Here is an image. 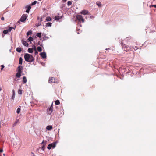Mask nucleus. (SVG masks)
<instances>
[{"label": "nucleus", "mask_w": 156, "mask_h": 156, "mask_svg": "<svg viewBox=\"0 0 156 156\" xmlns=\"http://www.w3.org/2000/svg\"><path fill=\"white\" fill-rule=\"evenodd\" d=\"M24 57L25 60L29 62L34 61L35 59L32 55L28 53H26L24 55Z\"/></svg>", "instance_id": "nucleus-1"}, {"label": "nucleus", "mask_w": 156, "mask_h": 156, "mask_svg": "<svg viewBox=\"0 0 156 156\" xmlns=\"http://www.w3.org/2000/svg\"><path fill=\"white\" fill-rule=\"evenodd\" d=\"M122 45L123 49L126 52H128L131 49V48H133V47H132L131 46H129L123 44V43L122 44Z\"/></svg>", "instance_id": "nucleus-2"}, {"label": "nucleus", "mask_w": 156, "mask_h": 156, "mask_svg": "<svg viewBox=\"0 0 156 156\" xmlns=\"http://www.w3.org/2000/svg\"><path fill=\"white\" fill-rule=\"evenodd\" d=\"M27 16H28L27 14H23L20 19V21L22 22H24L27 18Z\"/></svg>", "instance_id": "nucleus-3"}, {"label": "nucleus", "mask_w": 156, "mask_h": 156, "mask_svg": "<svg viewBox=\"0 0 156 156\" xmlns=\"http://www.w3.org/2000/svg\"><path fill=\"white\" fill-rule=\"evenodd\" d=\"M76 19L79 21H82V22H84V20L83 17L81 15H78L76 16Z\"/></svg>", "instance_id": "nucleus-4"}, {"label": "nucleus", "mask_w": 156, "mask_h": 156, "mask_svg": "<svg viewBox=\"0 0 156 156\" xmlns=\"http://www.w3.org/2000/svg\"><path fill=\"white\" fill-rule=\"evenodd\" d=\"M56 143H53L52 144H49L47 147V148L48 149H50L51 148V147H52L53 148H54L56 146Z\"/></svg>", "instance_id": "nucleus-5"}, {"label": "nucleus", "mask_w": 156, "mask_h": 156, "mask_svg": "<svg viewBox=\"0 0 156 156\" xmlns=\"http://www.w3.org/2000/svg\"><path fill=\"white\" fill-rule=\"evenodd\" d=\"M48 82L49 83H56L58 82V80L54 77L50 78Z\"/></svg>", "instance_id": "nucleus-6"}, {"label": "nucleus", "mask_w": 156, "mask_h": 156, "mask_svg": "<svg viewBox=\"0 0 156 156\" xmlns=\"http://www.w3.org/2000/svg\"><path fill=\"white\" fill-rule=\"evenodd\" d=\"M42 144H43V146L42 147V148L41 149L43 151H44V149H45V145L46 144V141L44 142V140H43L42 142Z\"/></svg>", "instance_id": "nucleus-7"}, {"label": "nucleus", "mask_w": 156, "mask_h": 156, "mask_svg": "<svg viewBox=\"0 0 156 156\" xmlns=\"http://www.w3.org/2000/svg\"><path fill=\"white\" fill-rule=\"evenodd\" d=\"M41 56L43 58H45L46 57V53L45 52H41L40 53Z\"/></svg>", "instance_id": "nucleus-8"}, {"label": "nucleus", "mask_w": 156, "mask_h": 156, "mask_svg": "<svg viewBox=\"0 0 156 156\" xmlns=\"http://www.w3.org/2000/svg\"><path fill=\"white\" fill-rule=\"evenodd\" d=\"M25 8L27 9L26 12L29 13V11L30 10L31 7L30 5H27L25 7Z\"/></svg>", "instance_id": "nucleus-9"}, {"label": "nucleus", "mask_w": 156, "mask_h": 156, "mask_svg": "<svg viewBox=\"0 0 156 156\" xmlns=\"http://www.w3.org/2000/svg\"><path fill=\"white\" fill-rule=\"evenodd\" d=\"M23 69V67L22 66L20 65L18 67V72L22 73V70Z\"/></svg>", "instance_id": "nucleus-10"}, {"label": "nucleus", "mask_w": 156, "mask_h": 156, "mask_svg": "<svg viewBox=\"0 0 156 156\" xmlns=\"http://www.w3.org/2000/svg\"><path fill=\"white\" fill-rule=\"evenodd\" d=\"M80 13L84 15L87 14L88 13V11L86 10H83L80 12Z\"/></svg>", "instance_id": "nucleus-11"}, {"label": "nucleus", "mask_w": 156, "mask_h": 156, "mask_svg": "<svg viewBox=\"0 0 156 156\" xmlns=\"http://www.w3.org/2000/svg\"><path fill=\"white\" fill-rule=\"evenodd\" d=\"M53 106H52V104L51 105V107L49 108H48L47 109L48 111L50 112V113H51L52 112V109H53Z\"/></svg>", "instance_id": "nucleus-12"}, {"label": "nucleus", "mask_w": 156, "mask_h": 156, "mask_svg": "<svg viewBox=\"0 0 156 156\" xmlns=\"http://www.w3.org/2000/svg\"><path fill=\"white\" fill-rule=\"evenodd\" d=\"M42 21V18H41L40 20V21L38 23H36V26L38 27L41 25V22Z\"/></svg>", "instance_id": "nucleus-13"}, {"label": "nucleus", "mask_w": 156, "mask_h": 156, "mask_svg": "<svg viewBox=\"0 0 156 156\" xmlns=\"http://www.w3.org/2000/svg\"><path fill=\"white\" fill-rule=\"evenodd\" d=\"M46 129L48 130H50L52 129V127L51 125H48L47 126Z\"/></svg>", "instance_id": "nucleus-14"}, {"label": "nucleus", "mask_w": 156, "mask_h": 156, "mask_svg": "<svg viewBox=\"0 0 156 156\" xmlns=\"http://www.w3.org/2000/svg\"><path fill=\"white\" fill-rule=\"evenodd\" d=\"M28 51L29 53H32L33 52V48H29L28 49Z\"/></svg>", "instance_id": "nucleus-15"}, {"label": "nucleus", "mask_w": 156, "mask_h": 156, "mask_svg": "<svg viewBox=\"0 0 156 156\" xmlns=\"http://www.w3.org/2000/svg\"><path fill=\"white\" fill-rule=\"evenodd\" d=\"M23 44L26 46L28 47V44L26 41H23L22 43Z\"/></svg>", "instance_id": "nucleus-16"}, {"label": "nucleus", "mask_w": 156, "mask_h": 156, "mask_svg": "<svg viewBox=\"0 0 156 156\" xmlns=\"http://www.w3.org/2000/svg\"><path fill=\"white\" fill-rule=\"evenodd\" d=\"M21 73H17L16 74V76L17 78H20L21 76Z\"/></svg>", "instance_id": "nucleus-17"}, {"label": "nucleus", "mask_w": 156, "mask_h": 156, "mask_svg": "<svg viewBox=\"0 0 156 156\" xmlns=\"http://www.w3.org/2000/svg\"><path fill=\"white\" fill-rule=\"evenodd\" d=\"M23 80L24 82V83H25L27 82V80L25 76H24L23 77Z\"/></svg>", "instance_id": "nucleus-18"}, {"label": "nucleus", "mask_w": 156, "mask_h": 156, "mask_svg": "<svg viewBox=\"0 0 156 156\" xmlns=\"http://www.w3.org/2000/svg\"><path fill=\"white\" fill-rule=\"evenodd\" d=\"M16 51L18 52H20L21 51V49L20 48L18 47L16 49Z\"/></svg>", "instance_id": "nucleus-19"}, {"label": "nucleus", "mask_w": 156, "mask_h": 156, "mask_svg": "<svg viewBox=\"0 0 156 156\" xmlns=\"http://www.w3.org/2000/svg\"><path fill=\"white\" fill-rule=\"evenodd\" d=\"M23 59L21 57H20L19 59V63L21 65L22 63Z\"/></svg>", "instance_id": "nucleus-20"}, {"label": "nucleus", "mask_w": 156, "mask_h": 156, "mask_svg": "<svg viewBox=\"0 0 156 156\" xmlns=\"http://www.w3.org/2000/svg\"><path fill=\"white\" fill-rule=\"evenodd\" d=\"M37 150L38 152L39 153H41V154L42 153V152H43L42 151V150L41 149V148H40L37 149Z\"/></svg>", "instance_id": "nucleus-21"}, {"label": "nucleus", "mask_w": 156, "mask_h": 156, "mask_svg": "<svg viewBox=\"0 0 156 156\" xmlns=\"http://www.w3.org/2000/svg\"><path fill=\"white\" fill-rule=\"evenodd\" d=\"M52 23H51L48 22L46 23V26L47 27H51Z\"/></svg>", "instance_id": "nucleus-22"}, {"label": "nucleus", "mask_w": 156, "mask_h": 156, "mask_svg": "<svg viewBox=\"0 0 156 156\" xmlns=\"http://www.w3.org/2000/svg\"><path fill=\"white\" fill-rule=\"evenodd\" d=\"M55 104L57 105H59L60 104V101L59 100H56L55 102Z\"/></svg>", "instance_id": "nucleus-23"}, {"label": "nucleus", "mask_w": 156, "mask_h": 156, "mask_svg": "<svg viewBox=\"0 0 156 156\" xmlns=\"http://www.w3.org/2000/svg\"><path fill=\"white\" fill-rule=\"evenodd\" d=\"M41 33H39L37 34L36 36L37 37H38L39 38H41Z\"/></svg>", "instance_id": "nucleus-24"}, {"label": "nucleus", "mask_w": 156, "mask_h": 156, "mask_svg": "<svg viewBox=\"0 0 156 156\" xmlns=\"http://www.w3.org/2000/svg\"><path fill=\"white\" fill-rule=\"evenodd\" d=\"M51 20V19L50 17H47L46 18V20L47 21H50Z\"/></svg>", "instance_id": "nucleus-25"}, {"label": "nucleus", "mask_w": 156, "mask_h": 156, "mask_svg": "<svg viewBox=\"0 0 156 156\" xmlns=\"http://www.w3.org/2000/svg\"><path fill=\"white\" fill-rule=\"evenodd\" d=\"M12 92H13V95L12 96V99H14V98H15V92L14 90H12Z\"/></svg>", "instance_id": "nucleus-26"}, {"label": "nucleus", "mask_w": 156, "mask_h": 156, "mask_svg": "<svg viewBox=\"0 0 156 156\" xmlns=\"http://www.w3.org/2000/svg\"><path fill=\"white\" fill-rule=\"evenodd\" d=\"M37 50L39 52H41L42 51V48L41 47L39 46L37 47Z\"/></svg>", "instance_id": "nucleus-27"}, {"label": "nucleus", "mask_w": 156, "mask_h": 156, "mask_svg": "<svg viewBox=\"0 0 156 156\" xmlns=\"http://www.w3.org/2000/svg\"><path fill=\"white\" fill-rule=\"evenodd\" d=\"M12 29H14V30H15V28L14 27H10L9 28L8 30L9 32H10L11 31Z\"/></svg>", "instance_id": "nucleus-28"}, {"label": "nucleus", "mask_w": 156, "mask_h": 156, "mask_svg": "<svg viewBox=\"0 0 156 156\" xmlns=\"http://www.w3.org/2000/svg\"><path fill=\"white\" fill-rule=\"evenodd\" d=\"M32 32L31 30H30L28 31L27 33V36H28L29 35H30V34H32Z\"/></svg>", "instance_id": "nucleus-29"}, {"label": "nucleus", "mask_w": 156, "mask_h": 156, "mask_svg": "<svg viewBox=\"0 0 156 156\" xmlns=\"http://www.w3.org/2000/svg\"><path fill=\"white\" fill-rule=\"evenodd\" d=\"M21 110V109L20 108H18L17 110V113L18 114L20 113V111Z\"/></svg>", "instance_id": "nucleus-30"}, {"label": "nucleus", "mask_w": 156, "mask_h": 156, "mask_svg": "<svg viewBox=\"0 0 156 156\" xmlns=\"http://www.w3.org/2000/svg\"><path fill=\"white\" fill-rule=\"evenodd\" d=\"M61 18L59 17L58 16H56L55 17V20L58 21Z\"/></svg>", "instance_id": "nucleus-31"}, {"label": "nucleus", "mask_w": 156, "mask_h": 156, "mask_svg": "<svg viewBox=\"0 0 156 156\" xmlns=\"http://www.w3.org/2000/svg\"><path fill=\"white\" fill-rule=\"evenodd\" d=\"M72 3L71 1H68L67 2V5L68 6H70L71 5Z\"/></svg>", "instance_id": "nucleus-32"}, {"label": "nucleus", "mask_w": 156, "mask_h": 156, "mask_svg": "<svg viewBox=\"0 0 156 156\" xmlns=\"http://www.w3.org/2000/svg\"><path fill=\"white\" fill-rule=\"evenodd\" d=\"M8 30H5L3 31V33L4 34H7L8 32Z\"/></svg>", "instance_id": "nucleus-33"}, {"label": "nucleus", "mask_w": 156, "mask_h": 156, "mask_svg": "<svg viewBox=\"0 0 156 156\" xmlns=\"http://www.w3.org/2000/svg\"><path fill=\"white\" fill-rule=\"evenodd\" d=\"M28 40L30 41H33V38L32 37H30L28 39Z\"/></svg>", "instance_id": "nucleus-34"}, {"label": "nucleus", "mask_w": 156, "mask_h": 156, "mask_svg": "<svg viewBox=\"0 0 156 156\" xmlns=\"http://www.w3.org/2000/svg\"><path fill=\"white\" fill-rule=\"evenodd\" d=\"M37 3V1H34L32 3L31 5H35Z\"/></svg>", "instance_id": "nucleus-35"}, {"label": "nucleus", "mask_w": 156, "mask_h": 156, "mask_svg": "<svg viewBox=\"0 0 156 156\" xmlns=\"http://www.w3.org/2000/svg\"><path fill=\"white\" fill-rule=\"evenodd\" d=\"M18 93L19 94H22V91L21 90H19L18 91Z\"/></svg>", "instance_id": "nucleus-36"}, {"label": "nucleus", "mask_w": 156, "mask_h": 156, "mask_svg": "<svg viewBox=\"0 0 156 156\" xmlns=\"http://www.w3.org/2000/svg\"><path fill=\"white\" fill-rule=\"evenodd\" d=\"M150 7H154L155 8H156V5H152L150 6Z\"/></svg>", "instance_id": "nucleus-37"}, {"label": "nucleus", "mask_w": 156, "mask_h": 156, "mask_svg": "<svg viewBox=\"0 0 156 156\" xmlns=\"http://www.w3.org/2000/svg\"><path fill=\"white\" fill-rule=\"evenodd\" d=\"M33 47H34V48H33V50H34V51L37 50L36 46H34Z\"/></svg>", "instance_id": "nucleus-38"}, {"label": "nucleus", "mask_w": 156, "mask_h": 156, "mask_svg": "<svg viewBox=\"0 0 156 156\" xmlns=\"http://www.w3.org/2000/svg\"><path fill=\"white\" fill-rule=\"evenodd\" d=\"M1 70H2L5 67V66H4V65H1Z\"/></svg>", "instance_id": "nucleus-39"}, {"label": "nucleus", "mask_w": 156, "mask_h": 156, "mask_svg": "<svg viewBox=\"0 0 156 156\" xmlns=\"http://www.w3.org/2000/svg\"><path fill=\"white\" fill-rule=\"evenodd\" d=\"M133 48L135 50H137L138 49V48H137V47L136 46L134 48Z\"/></svg>", "instance_id": "nucleus-40"}, {"label": "nucleus", "mask_w": 156, "mask_h": 156, "mask_svg": "<svg viewBox=\"0 0 156 156\" xmlns=\"http://www.w3.org/2000/svg\"><path fill=\"white\" fill-rule=\"evenodd\" d=\"M35 51V52H34V54L36 55V54H38V52L37 51V50H36L35 51Z\"/></svg>", "instance_id": "nucleus-41"}, {"label": "nucleus", "mask_w": 156, "mask_h": 156, "mask_svg": "<svg viewBox=\"0 0 156 156\" xmlns=\"http://www.w3.org/2000/svg\"><path fill=\"white\" fill-rule=\"evenodd\" d=\"M1 20H4V18L3 17H1Z\"/></svg>", "instance_id": "nucleus-42"}, {"label": "nucleus", "mask_w": 156, "mask_h": 156, "mask_svg": "<svg viewBox=\"0 0 156 156\" xmlns=\"http://www.w3.org/2000/svg\"><path fill=\"white\" fill-rule=\"evenodd\" d=\"M3 151V150L2 149H1L0 150V152H2Z\"/></svg>", "instance_id": "nucleus-43"}, {"label": "nucleus", "mask_w": 156, "mask_h": 156, "mask_svg": "<svg viewBox=\"0 0 156 156\" xmlns=\"http://www.w3.org/2000/svg\"><path fill=\"white\" fill-rule=\"evenodd\" d=\"M17 23L20 24V21H18L17 22Z\"/></svg>", "instance_id": "nucleus-44"}, {"label": "nucleus", "mask_w": 156, "mask_h": 156, "mask_svg": "<svg viewBox=\"0 0 156 156\" xmlns=\"http://www.w3.org/2000/svg\"><path fill=\"white\" fill-rule=\"evenodd\" d=\"M110 49V48H106L105 49H106V50H108Z\"/></svg>", "instance_id": "nucleus-45"}, {"label": "nucleus", "mask_w": 156, "mask_h": 156, "mask_svg": "<svg viewBox=\"0 0 156 156\" xmlns=\"http://www.w3.org/2000/svg\"><path fill=\"white\" fill-rule=\"evenodd\" d=\"M13 143L14 145H15V142L13 141Z\"/></svg>", "instance_id": "nucleus-46"}, {"label": "nucleus", "mask_w": 156, "mask_h": 156, "mask_svg": "<svg viewBox=\"0 0 156 156\" xmlns=\"http://www.w3.org/2000/svg\"><path fill=\"white\" fill-rule=\"evenodd\" d=\"M2 90V88L0 87V91Z\"/></svg>", "instance_id": "nucleus-47"}, {"label": "nucleus", "mask_w": 156, "mask_h": 156, "mask_svg": "<svg viewBox=\"0 0 156 156\" xmlns=\"http://www.w3.org/2000/svg\"><path fill=\"white\" fill-rule=\"evenodd\" d=\"M17 122L16 121L15 123L14 124L16 125V124Z\"/></svg>", "instance_id": "nucleus-48"}, {"label": "nucleus", "mask_w": 156, "mask_h": 156, "mask_svg": "<svg viewBox=\"0 0 156 156\" xmlns=\"http://www.w3.org/2000/svg\"><path fill=\"white\" fill-rule=\"evenodd\" d=\"M64 2H66L67 0H63Z\"/></svg>", "instance_id": "nucleus-49"}, {"label": "nucleus", "mask_w": 156, "mask_h": 156, "mask_svg": "<svg viewBox=\"0 0 156 156\" xmlns=\"http://www.w3.org/2000/svg\"><path fill=\"white\" fill-rule=\"evenodd\" d=\"M15 29L16 28V26H15L14 27Z\"/></svg>", "instance_id": "nucleus-50"}, {"label": "nucleus", "mask_w": 156, "mask_h": 156, "mask_svg": "<svg viewBox=\"0 0 156 156\" xmlns=\"http://www.w3.org/2000/svg\"><path fill=\"white\" fill-rule=\"evenodd\" d=\"M37 19L38 20L39 19V17H38Z\"/></svg>", "instance_id": "nucleus-51"}, {"label": "nucleus", "mask_w": 156, "mask_h": 156, "mask_svg": "<svg viewBox=\"0 0 156 156\" xmlns=\"http://www.w3.org/2000/svg\"><path fill=\"white\" fill-rule=\"evenodd\" d=\"M98 6H99V4H98Z\"/></svg>", "instance_id": "nucleus-52"}, {"label": "nucleus", "mask_w": 156, "mask_h": 156, "mask_svg": "<svg viewBox=\"0 0 156 156\" xmlns=\"http://www.w3.org/2000/svg\"><path fill=\"white\" fill-rule=\"evenodd\" d=\"M98 6H99V4H98Z\"/></svg>", "instance_id": "nucleus-53"}, {"label": "nucleus", "mask_w": 156, "mask_h": 156, "mask_svg": "<svg viewBox=\"0 0 156 156\" xmlns=\"http://www.w3.org/2000/svg\"><path fill=\"white\" fill-rule=\"evenodd\" d=\"M39 1H41V0H39Z\"/></svg>", "instance_id": "nucleus-54"}]
</instances>
